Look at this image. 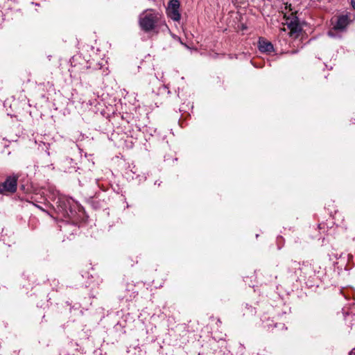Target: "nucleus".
Listing matches in <instances>:
<instances>
[{
    "mask_svg": "<svg viewBox=\"0 0 355 355\" xmlns=\"http://www.w3.org/2000/svg\"><path fill=\"white\" fill-rule=\"evenodd\" d=\"M162 24H164L162 15L155 10L147 9L139 15V25L146 33L155 31L158 25Z\"/></svg>",
    "mask_w": 355,
    "mask_h": 355,
    "instance_id": "nucleus-1",
    "label": "nucleus"
},
{
    "mask_svg": "<svg viewBox=\"0 0 355 355\" xmlns=\"http://www.w3.org/2000/svg\"><path fill=\"white\" fill-rule=\"evenodd\" d=\"M18 178L19 176L17 175H10L1 183L4 195L13 193L17 191Z\"/></svg>",
    "mask_w": 355,
    "mask_h": 355,
    "instance_id": "nucleus-2",
    "label": "nucleus"
},
{
    "mask_svg": "<svg viewBox=\"0 0 355 355\" xmlns=\"http://www.w3.org/2000/svg\"><path fill=\"white\" fill-rule=\"evenodd\" d=\"M290 29V35L298 33L301 31V26L295 15L291 13L289 16H285V23Z\"/></svg>",
    "mask_w": 355,
    "mask_h": 355,
    "instance_id": "nucleus-3",
    "label": "nucleus"
},
{
    "mask_svg": "<svg viewBox=\"0 0 355 355\" xmlns=\"http://www.w3.org/2000/svg\"><path fill=\"white\" fill-rule=\"evenodd\" d=\"M351 21H352L351 16L348 15H341L337 19V21L334 25V30H344Z\"/></svg>",
    "mask_w": 355,
    "mask_h": 355,
    "instance_id": "nucleus-4",
    "label": "nucleus"
},
{
    "mask_svg": "<svg viewBox=\"0 0 355 355\" xmlns=\"http://www.w3.org/2000/svg\"><path fill=\"white\" fill-rule=\"evenodd\" d=\"M259 49L261 52L269 53L273 51V46L270 42L260 40L259 42Z\"/></svg>",
    "mask_w": 355,
    "mask_h": 355,
    "instance_id": "nucleus-5",
    "label": "nucleus"
},
{
    "mask_svg": "<svg viewBox=\"0 0 355 355\" xmlns=\"http://www.w3.org/2000/svg\"><path fill=\"white\" fill-rule=\"evenodd\" d=\"M166 13L168 17L173 21H178L180 19L179 10H166Z\"/></svg>",
    "mask_w": 355,
    "mask_h": 355,
    "instance_id": "nucleus-6",
    "label": "nucleus"
},
{
    "mask_svg": "<svg viewBox=\"0 0 355 355\" xmlns=\"http://www.w3.org/2000/svg\"><path fill=\"white\" fill-rule=\"evenodd\" d=\"M180 3L178 0H171L167 10H179Z\"/></svg>",
    "mask_w": 355,
    "mask_h": 355,
    "instance_id": "nucleus-7",
    "label": "nucleus"
},
{
    "mask_svg": "<svg viewBox=\"0 0 355 355\" xmlns=\"http://www.w3.org/2000/svg\"><path fill=\"white\" fill-rule=\"evenodd\" d=\"M0 194H3L4 195V191L3 190L2 184L1 182H0Z\"/></svg>",
    "mask_w": 355,
    "mask_h": 355,
    "instance_id": "nucleus-8",
    "label": "nucleus"
},
{
    "mask_svg": "<svg viewBox=\"0 0 355 355\" xmlns=\"http://www.w3.org/2000/svg\"><path fill=\"white\" fill-rule=\"evenodd\" d=\"M328 35H329L330 37H334L333 31H329L328 32Z\"/></svg>",
    "mask_w": 355,
    "mask_h": 355,
    "instance_id": "nucleus-9",
    "label": "nucleus"
},
{
    "mask_svg": "<svg viewBox=\"0 0 355 355\" xmlns=\"http://www.w3.org/2000/svg\"><path fill=\"white\" fill-rule=\"evenodd\" d=\"M352 1V5L353 6V8L355 9V0H351Z\"/></svg>",
    "mask_w": 355,
    "mask_h": 355,
    "instance_id": "nucleus-10",
    "label": "nucleus"
},
{
    "mask_svg": "<svg viewBox=\"0 0 355 355\" xmlns=\"http://www.w3.org/2000/svg\"><path fill=\"white\" fill-rule=\"evenodd\" d=\"M350 355H355V349L351 352Z\"/></svg>",
    "mask_w": 355,
    "mask_h": 355,
    "instance_id": "nucleus-11",
    "label": "nucleus"
}]
</instances>
